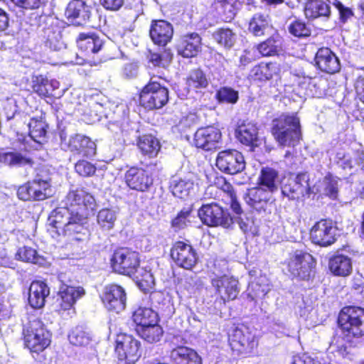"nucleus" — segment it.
Instances as JSON below:
<instances>
[{"mask_svg": "<svg viewBox=\"0 0 364 364\" xmlns=\"http://www.w3.org/2000/svg\"><path fill=\"white\" fill-rule=\"evenodd\" d=\"M132 318L136 325V328L146 327L154 323V322L158 321L157 314L151 309L146 307L138 308L133 313Z\"/></svg>", "mask_w": 364, "mask_h": 364, "instance_id": "36", "label": "nucleus"}, {"mask_svg": "<svg viewBox=\"0 0 364 364\" xmlns=\"http://www.w3.org/2000/svg\"><path fill=\"white\" fill-rule=\"evenodd\" d=\"M315 61L318 68L327 73H336L341 69L338 57L328 48H319L316 52Z\"/></svg>", "mask_w": 364, "mask_h": 364, "instance_id": "23", "label": "nucleus"}, {"mask_svg": "<svg viewBox=\"0 0 364 364\" xmlns=\"http://www.w3.org/2000/svg\"><path fill=\"white\" fill-rule=\"evenodd\" d=\"M45 33L46 38L45 41V46L53 50H58L63 48L64 44L61 41V35L59 31H53L48 28Z\"/></svg>", "mask_w": 364, "mask_h": 364, "instance_id": "53", "label": "nucleus"}, {"mask_svg": "<svg viewBox=\"0 0 364 364\" xmlns=\"http://www.w3.org/2000/svg\"><path fill=\"white\" fill-rule=\"evenodd\" d=\"M86 218L83 213L75 212L69 206L58 208L54 210L48 218V230L55 237L61 234L73 235L75 233H83L86 231L85 228Z\"/></svg>", "mask_w": 364, "mask_h": 364, "instance_id": "1", "label": "nucleus"}, {"mask_svg": "<svg viewBox=\"0 0 364 364\" xmlns=\"http://www.w3.org/2000/svg\"><path fill=\"white\" fill-rule=\"evenodd\" d=\"M25 346L32 352L39 353L50 343V333L37 318H32L23 328Z\"/></svg>", "mask_w": 364, "mask_h": 364, "instance_id": "3", "label": "nucleus"}, {"mask_svg": "<svg viewBox=\"0 0 364 364\" xmlns=\"http://www.w3.org/2000/svg\"><path fill=\"white\" fill-rule=\"evenodd\" d=\"M215 166L220 171L234 175L245 169V161L241 152L235 149H227L218 154Z\"/></svg>", "mask_w": 364, "mask_h": 364, "instance_id": "11", "label": "nucleus"}, {"mask_svg": "<svg viewBox=\"0 0 364 364\" xmlns=\"http://www.w3.org/2000/svg\"><path fill=\"white\" fill-rule=\"evenodd\" d=\"M0 162L11 166L31 164V160L18 152L0 153Z\"/></svg>", "mask_w": 364, "mask_h": 364, "instance_id": "45", "label": "nucleus"}, {"mask_svg": "<svg viewBox=\"0 0 364 364\" xmlns=\"http://www.w3.org/2000/svg\"><path fill=\"white\" fill-rule=\"evenodd\" d=\"M257 50L263 56L278 55L281 50L280 41L274 38H268L258 45Z\"/></svg>", "mask_w": 364, "mask_h": 364, "instance_id": "48", "label": "nucleus"}, {"mask_svg": "<svg viewBox=\"0 0 364 364\" xmlns=\"http://www.w3.org/2000/svg\"><path fill=\"white\" fill-rule=\"evenodd\" d=\"M125 181L130 188L139 191H146L153 183L149 173L137 167H132L127 171Z\"/></svg>", "mask_w": 364, "mask_h": 364, "instance_id": "22", "label": "nucleus"}, {"mask_svg": "<svg viewBox=\"0 0 364 364\" xmlns=\"http://www.w3.org/2000/svg\"><path fill=\"white\" fill-rule=\"evenodd\" d=\"M271 195L262 187H255L247 191L244 196L245 203L258 212L264 211Z\"/></svg>", "mask_w": 364, "mask_h": 364, "instance_id": "26", "label": "nucleus"}, {"mask_svg": "<svg viewBox=\"0 0 364 364\" xmlns=\"http://www.w3.org/2000/svg\"><path fill=\"white\" fill-rule=\"evenodd\" d=\"M329 269L335 275L348 276L352 271L351 260L348 257L343 255H336L329 261Z\"/></svg>", "mask_w": 364, "mask_h": 364, "instance_id": "35", "label": "nucleus"}, {"mask_svg": "<svg viewBox=\"0 0 364 364\" xmlns=\"http://www.w3.org/2000/svg\"><path fill=\"white\" fill-rule=\"evenodd\" d=\"M217 99L220 102L235 104L239 98L238 92L230 87H222L216 94Z\"/></svg>", "mask_w": 364, "mask_h": 364, "instance_id": "56", "label": "nucleus"}, {"mask_svg": "<svg viewBox=\"0 0 364 364\" xmlns=\"http://www.w3.org/2000/svg\"><path fill=\"white\" fill-rule=\"evenodd\" d=\"M115 350L119 359L126 360L127 363H134L139 357L140 342L130 335L119 334L116 338Z\"/></svg>", "mask_w": 364, "mask_h": 364, "instance_id": "18", "label": "nucleus"}, {"mask_svg": "<svg viewBox=\"0 0 364 364\" xmlns=\"http://www.w3.org/2000/svg\"><path fill=\"white\" fill-rule=\"evenodd\" d=\"M339 182V178L336 176L330 174L326 176L321 182L320 193L331 199H336L338 194Z\"/></svg>", "mask_w": 364, "mask_h": 364, "instance_id": "42", "label": "nucleus"}, {"mask_svg": "<svg viewBox=\"0 0 364 364\" xmlns=\"http://www.w3.org/2000/svg\"><path fill=\"white\" fill-rule=\"evenodd\" d=\"M91 8L82 0L71 1L65 10L66 17L73 23L81 25L89 20Z\"/></svg>", "mask_w": 364, "mask_h": 364, "instance_id": "25", "label": "nucleus"}, {"mask_svg": "<svg viewBox=\"0 0 364 364\" xmlns=\"http://www.w3.org/2000/svg\"><path fill=\"white\" fill-rule=\"evenodd\" d=\"M192 218V208H184L172 220L171 226L176 231L183 229L191 223Z\"/></svg>", "mask_w": 364, "mask_h": 364, "instance_id": "49", "label": "nucleus"}, {"mask_svg": "<svg viewBox=\"0 0 364 364\" xmlns=\"http://www.w3.org/2000/svg\"><path fill=\"white\" fill-rule=\"evenodd\" d=\"M16 258L23 262H31L33 264H38L41 260V258L37 254L36 250L27 246L20 247L18 250L16 254Z\"/></svg>", "mask_w": 364, "mask_h": 364, "instance_id": "52", "label": "nucleus"}, {"mask_svg": "<svg viewBox=\"0 0 364 364\" xmlns=\"http://www.w3.org/2000/svg\"><path fill=\"white\" fill-rule=\"evenodd\" d=\"M289 32L295 37L302 38L311 34L310 28L301 21H294L288 27Z\"/></svg>", "mask_w": 364, "mask_h": 364, "instance_id": "57", "label": "nucleus"}, {"mask_svg": "<svg viewBox=\"0 0 364 364\" xmlns=\"http://www.w3.org/2000/svg\"><path fill=\"white\" fill-rule=\"evenodd\" d=\"M170 357L175 364H202L198 354L194 350L185 346L173 349Z\"/></svg>", "mask_w": 364, "mask_h": 364, "instance_id": "29", "label": "nucleus"}, {"mask_svg": "<svg viewBox=\"0 0 364 364\" xmlns=\"http://www.w3.org/2000/svg\"><path fill=\"white\" fill-rule=\"evenodd\" d=\"M279 180L278 172L274 168L265 167L261 170L259 176V187H262L265 191L272 194L278 189Z\"/></svg>", "mask_w": 364, "mask_h": 364, "instance_id": "30", "label": "nucleus"}, {"mask_svg": "<svg viewBox=\"0 0 364 364\" xmlns=\"http://www.w3.org/2000/svg\"><path fill=\"white\" fill-rule=\"evenodd\" d=\"M198 215L201 221L208 226H222L228 228L233 223V218L228 211L215 203L202 205Z\"/></svg>", "mask_w": 364, "mask_h": 364, "instance_id": "7", "label": "nucleus"}, {"mask_svg": "<svg viewBox=\"0 0 364 364\" xmlns=\"http://www.w3.org/2000/svg\"><path fill=\"white\" fill-rule=\"evenodd\" d=\"M338 323L348 336H364V309L358 306H346L338 316Z\"/></svg>", "mask_w": 364, "mask_h": 364, "instance_id": "4", "label": "nucleus"}, {"mask_svg": "<svg viewBox=\"0 0 364 364\" xmlns=\"http://www.w3.org/2000/svg\"><path fill=\"white\" fill-rule=\"evenodd\" d=\"M321 81L320 79L317 77H304L302 81L299 82V84L301 87L304 89H309L310 90L309 93L307 95H314L316 93H314L311 90V87H316L318 84V82Z\"/></svg>", "mask_w": 364, "mask_h": 364, "instance_id": "64", "label": "nucleus"}, {"mask_svg": "<svg viewBox=\"0 0 364 364\" xmlns=\"http://www.w3.org/2000/svg\"><path fill=\"white\" fill-rule=\"evenodd\" d=\"M316 261L311 255L296 251L290 257L288 270L291 275L301 280H309L314 272Z\"/></svg>", "mask_w": 364, "mask_h": 364, "instance_id": "10", "label": "nucleus"}, {"mask_svg": "<svg viewBox=\"0 0 364 364\" xmlns=\"http://www.w3.org/2000/svg\"><path fill=\"white\" fill-rule=\"evenodd\" d=\"M139 265V254L127 247L119 248L113 252L111 267L115 272L131 275Z\"/></svg>", "mask_w": 364, "mask_h": 364, "instance_id": "9", "label": "nucleus"}, {"mask_svg": "<svg viewBox=\"0 0 364 364\" xmlns=\"http://www.w3.org/2000/svg\"><path fill=\"white\" fill-rule=\"evenodd\" d=\"M173 54L170 50H164L162 53L149 52L147 58L149 63L154 67L165 68L169 65L172 60Z\"/></svg>", "mask_w": 364, "mask_h": 364, "instance_id": "50", "label": "nucleus"}, {"mask_svg": "<svg viewBox=\"0 0 364 364\" xmlns=\"http://www.w3.org/2000/svg\"><path fill=\"white\" fill-rule=\"evenodd\" d=\"M234 220L245 233H250L252 235H256L257 233V226L255 224V219L252 216L242 214L235 217Z\"/></svg>", "mask_w": 364, "mask_h": 364, "instance_id": "51", "label": "nucleus"}, {"mask_svg": "<svg viewBox=\"0 0 364 364\" xmlns=\"http://www.w3.org/2000/svg\"><path fill=\"white\" fill-rule=\"evenodd\" d=\"M200 37L195 33L183 36L177 46L178 54L184 58L196 56L200 51Z\"/></svg>", "mask_w": 364, "mask_h": 364, "instance_id": "28", "label": "nucleus"}, {"mask_svg": "<svg viewBox=\"0 0 364 364\" xmlns=\"http://www.w3.org/2000/svg\"><path fill=\"white\" fill-rule=\"evenodd\" d=\"M101 299L104 306L109 311L119 314L126 308L127 294L125 289L119 285H106L102 290Z\"/></svg>", "mask_w": 364, "mask_h": 364, "instance_id": "13", "label": "nucleus"}, {"mask_svg": "<svg viewBox=\"0 0 364 364\" xmlns=\"http://www.w3.org/2000/svg\"><path fill=\"white\" fill-rule=\"evenodd\" d=\"M70 343L75 346L85 347L92 341L90 334L82 327H76L68 335Z\"/></svg>", "mask_w": 364, "mask_h": 364, "instance_id": "44", "label": "nucleus"}, {"mask_svg": "<svg viewBox=\"0 0 364 364\" xmlns=\"http://www.w3.org/2000/svg\"><path fill=\"white\" fill-rule=\"evenodd\" d=\"M258 129L253 123H245L236 129V137L243 144L247 146L256 145Z\"/></svg>", "mask_w": 364, "mask_h": 364, "instance_id": "33", "label": "nucleus"}, {"mask_svg": "<svg viewBox=\"0 0 364 364\" xmlns=\"http://www.w3.org/2000/svg\"><path fill=\"white\" fill-rule=\"evenodd\" d=\"M187 85L191 89H202L208 86V80L203 70L195 69L190 72L187 78Z\"/></svg>", "mask_w": 364, "mask_h": 364, "instance_id": "47", "label": "nucleus"}, {"mask_svg": "<svg viewBox=\"0 0 364 364\" xmlns=\"http://www.w3.org/2000/svg\"><path fill=\"white\" fill-rule=\"evenodd\" d=\"M310 235L314 244L321 247H328L336 242L338 230L331 220L323 219L317 222L312 227Z\"/></svg>", "mask_w": 364, "mask_h": 364, "instance_id": "15", "label": "nucleus"}, {"mask_svg": "<svg viewBox=\"0 0 364 364\" xmlns=\"http://www.w3.org/2000/svg\"><path fill=\"white\" fill-rule=\"evenodd\" d=\"M193 182L188 179H173L171 189L173 196L181 199L187 198L193 191Z\"/></svg>", "mask_w": 364, "mask_h": 364, "instance_id": "40", "label": "nucleus"}, {"mask_svg": "<svg viewBox=\"0 0 364 364\" xmlns=\"http://www.w3.org/2000/svg\"><path fill=\"white\" fill-rule=\"evenodd\" d=\"M229 341L233 350L245 355L252 353L258 345L255 331L245 326L236 327L230 334Z\"/></svg>", "mask_w": 364, "mask_h": 364, "instance_id": "6", "label": "nucleus"}, {"mask_svg": "<svg viewBox=\"0 0 364 364\" xmlns=\"http://www.w3.org/2000/svg\"><path fill=\"white\" fill-rule=\"evenodd\" d=\"M135 278L139 288L144 292H148L151 290L155 284V281L152 273L146 269H136Z\"/></svg>", "mask_w": 364, "mask_h": 364, "instance_id": "43", "label": "nucleus"}, {"mask_svg": "<svg viewBox=\"0 0 364 364\" xmlns=\"http://www.w3.org/2000/svg\"><path fill=\"white\" fill-rule=\"evenodd\" d=\"M50 294L48 285L42 281H33L29 287L28 302L33 309H41L45 305Z\"/></svg>", "mask_w": 364, "mask_h": 364, "instance_id": "27", "label": "nucleus"}, {"mask_svg": "<svg viewBox=\"0 0 364 364\" xmlns=\"http://www.w3.org/2000/svg\"><path fill=\"white\" fill-rule=\"evenodd\" d=\"M33 91L41 97L49 96L48 79L43 75L33 76L32 78Z\"/></svg>", "mask_w": 364, "mask_h": 364, "instance_id": "54", "label": "nucleus"}, {"mask_svg": "<svg viewBox=\"0 0 364 364\" xmlns=\"http://www.w3.org/2000/svg\"><path fill=\"white\" fill-rule=\"evenodd\" d=\"M84 294L85 291L82 287H74L63 284L55 303L56 311L63 314L64 312L72 310L76 301Z\"/></svg>", "mask_w": 364, "mask_h": 364, "instance_id": "19", "label": "nucleus"}, {"mask_svg": "<svg viewBox=\"0 0 364 364\" xmlns=\"http://www.w3.org/2000/svg\"><path fill=\"white\" fill-rule=\"evenodd\" d=\"M338 13L339 19L342 23H346L350 18L353 16V12L350 8L344 6L338 0L329 1Z\"/></svg>", "mask_w": 364, "mask_h": 364, "instance_id": "59", "label": "nucleus"}, {"mask_svg": "<svg viewBox=\"0 0 364 364\" xmlns=\"http://www.w3.org/2000/svg\"><path fill=\"white\" fill-rule=\"evenodd\" d=\"M265 278L260 277L258 282H252L250 284L248 296H250L252 300L255 298L264 296L269 291L268 284H264L262 285L260 284V282H263Z\"/></svg>", "mask_w": 364, "mask_h": 364, "instance_id": "55", "label": "nucleus"}, {"mask_svg": "<svg viewBox=\"0 0 364 364\" xmlns=\"http://www.w3.org/2000/svg\"><path fill=\"white\" fill-rule=\"evenodd\" d=\"M137 145L141 151L150 158L156 156L161 148L159 140L152 135L140 136Z\"/></svg>", "mask_w": 364, "mask_h": 364, "instance_id": "37", "label": "nucleus"}, {"mask_svg": "<svg viewBox=\"0 0 364 364\" xmlns=\"http://www.w3.org/2000/svg\"><path fill=\"white\" fill-rule=\"evenodd\" d=\"M171 256L178 267L186 269H191L198 261L196 251L190 244L182 241L173 244L171 250Z\"/></svg>", "mask_w": 364, "mask_h": 364, "instance_id": "17", "label": "nucleus"}, {"mask_svg": "<svg viewBox=\"0 0 364 364\" xmlns=\"http://www.w3.org/2000/svg\"><path fill=\"white\" fill-rule=\"evenodd\" d=\"M336 161L343 168H351L354 166L353 160L343 151H338L336 154Z\"/></svg>", "mask_w": 364, "mask_h": 364, "instance_id": "62", "label": "nucleus"}, {"mask_svg": "<svg viewBox=\"0 0 364 364\" xmlns=\"http://www.w3.org/2000/svg\"><path fill=\"white\" fill-rule=\"evenodd\" d=\"M152 41L159 46H166L172 38V25L164 20L153 21L149 30Z\"/></svg>", "mask_w": 364, "mask_h": 364, "instance_id": "24", "label": "nucleus"}, {"mask_svg": "<svg viewBox=\"0 0 364 364\" xmlns=\"http://www.w3.org/2000/svg\"><path fill=\"white\" fill-rule=\"evenodd\" d=\"M270 28L269 16L265 14H256L250 19L248 30L255 36H261L265 34Z\"/></svg>", "mask_w": 364, "mask_h": 364, "instance_id": "38", "label": "nucleus"}, {"mask_svg": "<svg viewBox=\"0 0 364 364\" xmlns=\"http://www.w3.org/2000/svg\"><path fill=\"white\" fill-rule=\"evenodd\" d=\"M118 217V210L115 208H105L97 215V223L103 230H110L115 225Z\"/></svg>", "mask_w": 364, "mask_h": 364, "instance_id": "39", "label": "nucleus"}, {"mask_svg": "<svg viewBox=\"0 0 364 364\" xmlns=\"http://www.w3.org/2000/svg\"><path fill=\"white\" fill-rule=\"evenodd\" d=\"M68 147L70 151L80 153V146L82 145V135L75 134L70 137L68 141Z\"/></svg>", "mask_w": 364, "mask_h": 364, "instance_id": "63", "label": "nucleus"}, {"mask_svg": "<svg viewBox=\"0 0 364 364\" xmlns=\"http://www.w3.org/2000/svg\"><path fill=\"white\" fill-rule=\"evenodd\" d=\"M331 14L329 5L321 0L309 1L305 7V16L309 19L319 17L328 18Z\"/></svg>", "mask_w": 364, "mask_h": 364, "instance_id": "34", "label": "nucleus"}, {"mask_svg": "<svg viewBox=\"0 0 364 364\" xmlns=\"http://www.w3.org/2000/svg\"><path fill=\"white\" fill-rule=\"evenodd\" d=\"M65 203L67 206L75 210V212L83 213L86 219L90 213L96 208L94 197L82 189L70 191L65 198Z\"/></svg>", "mask_w": 364, "mask_h": 364, "instance_id": "16", "label": "nucleus"}, {"mask_svg": "<svg viewBox=\"0 0 364 364\" xmlns=\"http://www.w3.org/2000/svg\"><path fill=\"white\" fill-rule=\"evenodd\" d=\"M309 179L305 173H300L294 178H289L282 186L283 196L290 200L299 199L309 193Z\"/></svg>", "mask_w": 364, "mask_h": 364, "instance_id": "21", "label": "nucleus"}, {"mask_svg": "<svg viewBox=\"0 0 364 364\" xmlns=\"http://www.w3.org/2000/svg\"><path fill=\"white\" fill-rule=\"evenodd\" d=\"M17 195L22 200H43L52 195L50 179L37 176L32 181L20 186Z\"/></svg>", "mask_w": 364, "mask_h": 364, "instance_id": "8", "label": "nucleus"}, {"mask_svg": "<svg viewBox=\"0 0 364 364\" xmlns=\"http://www.w3.org/2000/svg\"><path fill=\"white\" fill-rule=\"evenodd\" d=\"M29 134L18 136V141L23 146L22 149L30 151L31 149H38L46 140L47 127L46 122L31 119L28 123Z\"/></svg>", "mask_w": 364, "mask_h": 364, "instance_id": "12", "label": "nucleus"}, {"mask_svg": "<svg viewBox=\"0 0 364 364\" xmlns=\"http://www.w3.org/2000/svg\"><path fill=\"white\" fill-rule=\"evenodd\" d=\"M238 284L237 279L228 275L217 276L211 279V284L215 291L218 299L223 304L237 298L240 292Z\"/></svg>", "mask_w": 364, "mask_h": 364, "instance_id": "14", "label": "nucleus"}, {"mask_svg": "<svg viewBox=\"0 0 364 364\" xmlns=\"http://www.w3.org/2000/svg\"><path fill=\"white\" fill-rule=\"evenodd\" d=\"M75 170L80 176L88 177L95 173L96 168L92 163L87 161L80 160L75 164Z\"/></svg>", "mask_w": 364, "mask_h": 364, "instance_id": "58", "label": "nucleus"}, {"mask_svg": "<svg viewBox=\"0 0 364 364\" xmlns=\"http://www.w3.org/2000/svg\"><path fill=\"white\" fill-rule=\"evenodd\" d=\"M214 40L221 46L230 48L236 41V35L229 28H220L213 34Z\"/></svg>", "mask_w": 364, "mask_h": 364, "instance_id": "46", "label": "nucleus"}, {"mask_svg": "<svg viewBox=\"0 0 364 364\" xmlns=\"http://www.w3.org/2000/svg\"><path fill=\"white\" fill-rule=\"evenodd\" d=\"M80 154L83 156H92L95 154L96 144L89 137L82 135V145Z\"/></svg>", "mask_w": 364, "mask_h": 364, "instance_id": "60", "label": "nucleus"}, {"mask_svg": "<svg viewBox=\"0 0 364 364\" xmlns=\"http://www.w3.org/2000/svg\"><path fill=\"white\" fill-rule=\"evenodd\" d=\"M77 43L80 50L88 54L98 53L103 45L102 41L95 33L87 34L84 33L79 35Z\"/></svg>", "mask_w": 364, "mask_h": 364, "instance_id": "31", "label": "nucleus"}, {"mask_svg": "<svg viewBox=\"0 0 364 364\" xmlns=\"http://www.w3.org/2000/svg\"><path fill=\"white\" fill-rule=\"evenodd\" d=\"M136 331L141 338L150 343L159 342L164 333L162 328L157 322L146 327H139L136 328Z\"/></svg>", "mask_w": 364, "mask_h": 364, "instance_id": "41", "label": "nucleus"}, {"mask_svg": "<svg viewBox=\"0 0 364 364\" xmlns=\"http://www.w3.org/2000/svg\"><path fill=\"white\" fill-rule=\"evenodd\" d=\"M279 73V65L275 63H264L255 65L250 71V76L255 80L266 81Z\"/></svg>", "mask_w": 364, "mask_h": 364, "instance_id": "32", "label": "nucleus"}, {"mask_svg": "<svg viewBox=\"0 0 364 364\" xmlns=\"http://www.w3.org/2000/svg\"><path fill=\"white\" fill-rule=\"evenodd\" d=\"M221 139L220 131L214 127L198 129L194 135L193 144L197 148L210 151L218 147Z\"/></svg>", "mask_w": 364, "mask_h": 364, "instance_id": "20", "label": "nucleus"}, {"mask_svg": "<svg viewBox=\"0 0 364 364\" xmlns=\"http://www.w3.org/2000/svg\"><path fill=\"white\" fill-rule=\"evenodd\" d=\"M17 7L23 10H34L38 9L42 0H11Z\"/></svg>", "mask_w": 364, "mask_h": 364, "instance_id": "61", "label": "nucleus"}, {"mask_svg": "<svg viewBox=\"0 0 364 364\" xmlns=\"http://www.w3.org/2000/svg\"><path fill=\"white\" fill-rule=\"evenodd\" d=\"M272 134L282 146H294L301 139L299 118L295 114H282L274 120Z\"/></svg>", "mask_w": 364, "mask_h": 364, "instance_id": "2", "label": "nucleus"}, {"mask_svg": "<svg viewBox=\"0 0 364 364\" xmlns=\"http://www.w3.org/2000/svg\"><path fill=\"white\" fill-rule=\"evenodd\" d=\"M168 100V89L156 82L154 77L142 89L140 94V104L147 109H160Z\"/></svg>", "mask_w": 364, "mask_h": 364, "instance_id": "5", "label": "nucleus"}]
</instances>
